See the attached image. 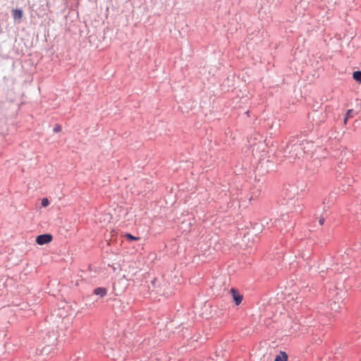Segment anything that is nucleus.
<instances>
[{"mask_svg": "<svg viewBox=\"0 0 361 361\" xmlns=\"http://www.w3.org/2000/svg\"><path fill=\"white\" fill-rule=\"evenodd\" d=\"M53 237L51 234H42L39 235L36 238V243L38 245H42L44 244L49 243L51 242Z\"/></svg>", "mask_w": 361, "mask_h": 361, "instance_id": "nucleus-1", "label": "nucleus"}, {"mask_svg": "<svg viewBox=\"0 0 361 361\" xmlns=\"http://www.w3.org/2000/svg\"><path fill=\"white\" fill-rule=\"evenodd\" d=\"M231 292L232 293L233 300L235 301V304L238 305L242 302L243 296L233 288L231 290Z\"/></svg>", "mask_w": 361, "mask_h": 361, "instance_id": "nucleus-2", "label": "nucleus"}, {"mask_svg": "<svg viewBox=\"0 0 361 361\" xmlns=\"http://www.w3.org/2000/svg\"><path fill=\"white\" fill-rule=\"evenodd\" d=\"M13 17L14 18V20H17L18 21H20L22 18H23V11L20 10V9H13Z\"/></svg>", "mask_w": 361, "mask_h": 361, "instance_id": "nucleus-3", "label": "nucleus"}, {"mask_svg": "<svg viewBox=\"0 0 361 361\" xmlns=\"http://www.w3.org/2000/svg\"><path fill=\"white\" fill-rule=\"evenodd\" d=\"M94 293L95 295H99L100 297H104L107 293V290L102 287L97 288L94 290Z\"/></svg>", "mask_w": 361, "mask_h": 361, "instance_id": "nucleus-4", "label": "nucleus"}, {"mask_svg": "<svg viewBox=\"0 0 361 361\" xmlns=\"http://www.w3.org/2000/svg\"><path fill=\"white\" fill-rule=\"evenodd\" d=\"M288 355L285 352H281L275 357L274 361H287Z\"/></svg>", "mask_w": 361, "mask_h": 361, "instance_id": "nucleus-5", "label": "nucleus"}, {"mask_svg": "<svg viewBox=\"0 0 361 361\" xmlns=\"http://www.w3.org/2000/svg\"><path fill=\"white\" fill-rule=\"evenodd\" d=\"M353 79L356 81L361 82V71H355L353 74Z\"/></svg>", "mask_w": 361, "mask_h": 361, "instance_id": "nucleus-6", "label": "nucleus"}, {"mask_svg": "<svg viewBox=\"0 0 361 361\" xmlns=\"http://www.w3.org/2000/svg\"><path fill=\"white\" fill-rule=\"evenodd\" d=\"M124 236L128 240H130V241L138 240L140 239L139 237H135V236L132 235L130 233H126Z\"/></svg>", "mask_w": 361, "mask_h": 361, "instance_id": "nucleus-7", "label": "nucleus"}, {"mask_svg": "<svg viewBox=\"0 0 361 361\" xmlns=\"http://www.w3.org/2000/svg\"><path fill=\"white\" fill-rule=\"evenodd\" d=\"M49 204V201L47 198H43L42 200V207H47Z\"/></svg>", "mask_w": 361, "mask_h": 361, "instance_id": "nucleus-8", "label": "nucleus"}, {"mask_svg": "<svg viewBox=\"0 0 361 361\" xmlns=\"http://www.w3.org/2000/svg\"><path fill=\"white\" fill-rule=\"evenodd\" d=\"M352 113H353V110H351V109H350V110H348V111H347V113H346V117H345V120H344V123H346V121H347V120H348V118L352 117Z\"/></svg>", "mask_w": 361, "mask_h": 361, "instance_id": "nucleus-9", "label": "nucleus"}, {"mask_svg": "<svg viewBox=\"0 0 361 361\" xmlns=\"http://www.w3.org/2000/svg\"><path fill=\"white\" fill-rule=\"evenodd\" d=\"M61 130V126H56L54 128V132H59Z\"/></svg>", "mask_w": 361, "mask_h": 361, "instance_id": "nucleus-10", "label": "nucleus"}, {"mask_svg": "<svg viewBox=\"0 0 361 361\" xmlns=\"http://www.w3.org/2000/svg\"><path fill=\"white\" fill-rule=\"evenodd\" d=\"M324 219H320V220H319V224H320L321 225H322V224H324Z\"/></svg>", "mask_w": 361, "mask_h": 361, "instance_id": "nucleus-11", "label": "nucleus"}, {"mask_svg": "<svg viewBox=\"0 0 361 361\" xmlns=\"http://www.w3.org/2000/svg\"><path fill=\"white\" fill-rule=\"evenodd\" d=\"M45 350V348H44L42 350L40 351V353H39V356L41 355L42 354V352Z\"/></svg>", "mask_w": 361, "mask_h": 361, "instance_id": "nucleus-12", "label": "nucleus"}]
</instances>
